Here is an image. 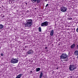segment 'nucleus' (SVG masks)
<instances>
[{
  "mask_svg": "<svg viewBox=\"0 0 78 78\" xmlns=\"http://www.w3.org/2000/svg\"><path fill=\"white\" fill-rule=\"evenodd\" d=\"M33 53H34V51L32 50H30L27 52V54H28V55H31V54H33Z\"/></svg>",
  "mask_w": 78,
  "mask_h": 78,
  "instance_id": "nucleus-7",
  "label": "nucleus"
},
{
  "mask_svg": "<svg viewBox=\"0 0 78 78\" xmlns=\"http://www.w3.org/2000/svg\"><path fill=\"white\" fill-rule=\"evenodd\" d=\"M22 75V74H19L18 76H17L16 78H20V77H21V76Z\"/></svg>",
  "mask_w": 78,
  "mask_h": 78,
  "instance_id": "nucleus-12",
  "label": "nucleus"
},
{
  "mask_svg": "<svg viewBox=\"0 0 78 78\" xmlns=\"http://www.w3.org/2000/svg\"><path fill=\"white\" fill-rule=\"evenodd\" d=\"M68 20H72V17H68Z\"/></svg>",
  "mask_w": 78,
  "mask_h": 78,
  "instance_id": "nucleus-18",
  "label": "nucleus"
},
{
  "mask_svg": "<svg viewBox=\"0 0 78 78\" xmlns=\"http://www.w3.org/2000/svg\"><path fill=\"white\" fill-rule=\"evenodd\" d=\"M54 34V32H53V30H51V32L50 33V35L51 36H53Z\"/></svg>",
  "mask_w": 78,
  "mask_h": 78,
  "instance_id": "nucleus-8",
  "label": "nucleus"
},
{
  "mask_svg": "<svg viewBox=\"0 0 78 78\" xmlns=\"http://www.w3.org/2000/svg\"><path fill=\"white\" fill-rule=\"evenodd\" d=\"M67 10V8H66V7L62 6L61 8V11L64 12L65 11H66Z\"/></svg>",
  "mask_w": 78,
  "mask_h": 78,
  "instance_id": "nucleus-6",
  "label": "nucleus"
},
{
  "mask_svg": "<svg viewBox=\"0 0 78 78\" xmlns=\"http://www.w3.org/2000/svg\"><path fill=\"white\" fill-rule=\"evenodd\" d=\"M30 73H32V71H30Z\"/></svg>",
  "mask_w": 78,
  "mask_h": 78,
  "instance_id": "nucleus-26",
  "label": "nucleus"
},
{
  "mask_svg": "<svg viewBox=\"0 0 78 78\" xmlns=\"http://www.w3.org/2000/svg\"><path fill=\"white\" fill-rule=\"evenodd\" d=\"M48 6V4H47L45 6V7H47Z\"/></svg>",
  "mask_w": 78,
  "mask_h": 78,
  "instance_id": "nucleus-22",
  "label": "nucleus"
},
{
  "mask_svg": "<svg viewBox=\"0 0 78 78\" xmlns=\"http://www.w3.org/2000/svg\"><path fill=\"white\" fill-rule=\"evenodd\" d=\"M27 47V46H25V48H26Z\"/></svg>",
  "mask_w": 78,
  "mask_h": 78,
  "instance_id": "nucleus-31",
  "label": "nucleus"
},
{
  "mask_svg": "<svg viewBox=\"0 0 78 78\" xmlns=\"http://www.w3.org/2000/svg\"><path fill=\"white\" fill-rule=\"evenodd\" d=\"M41 2V0H37V3H39L40 2Z\"/></svg>",
  "mask_w": 78,
  "mask_h": 78,
  "instance_id": "nucleus-17",
  "label": "nucleus"
},
{
  "mask_svg": "<svg viewBox=\"0 0 78 78\" xmlns=\"http://www.w3.org/2000/svg\"><path fill=\"white\" fill-rule=\"evenodd\" d=\"M48 25V22L47 21L42 23L41 24V27H47Z\"/></svg>",
  "mask_w": 78,
  "mask_h": 78,
  "instance_id": "nucleus-4",
  "label": "nucleus"
},
{
  "mask_svg": "<svg viewBox=\"0 0 78 78\" xmlns=\"http://www.w3.org/2000/svg\"><path fill=\"white\" fill-rule=\"evenodd\" d=\"M76 31L77 33H78V27H77L76 29Z\"/></svg>",
  "mask_w": 78,
  "mask_h": 78,
  "instance_id": "nucleus-20",
  "label": "nucleus"
},
{
  "mask_svg": "<svg viewBox=\"0 0 78 78\" xmlns=\"http://www.w3.org/2000/svg\"><path fill=\"white\" fill-rule=\"evenodd\" d=\"M45 0V1H46L47 2V0Z\"/></svg>",
  "mask_w": 78,
  "mask_h": 78,
  "instance_id": "nucleus-28",
  "label": "nucleus"
},
{
  "mask_svg": "<svg viewBox=\"0 0 78 78\" xmlns=\"http://www.w3.org/2000/svg\"><path fill=\"white\" fill-rule=\"evenodd\" d=\"M56 69L58 70V67H57Z\"/></svg>",
  "mask_w": 78,
  "mask_h": 78,
  "instance_id": "nucleus-24",
  "label": "nucleus"
},
{
  "mask_svg": "<svg viewBox=\"0 0 78 78\" xmlns=\"http://www.w3.org/2000/svg\"><path fill=\"white\" fill-rule=\"evenodd\" d=\"M25 4L26 5V6H27V5H28V3H27V2H25Z\"/></svg>",
  "mask_w": 78,
  "mask_h": 78,
  "instance_id": "nucleus-21",
  "label": "nucleus"
},
{
  "mask_svg": "<svg viewBox=\"0 0 78 78\" xmlns=\"http://www.w3.org/2000/svg\"><path fill=\"white\" fill-rule=\"evenodd\" d=\"M67 57V55L66 53H62L60 56V59H64V61H67L68 58Z\"/></svg>",
  "mask_w": 78,
  "mask_h": 78,
  "instance_id": "nucleus-2",
  "label": "nucleus"
},
{
  "mask_svg": "<svg viewBox=\"0 0 78 78\" xmlns=\"http://www.w3.org/2000/svg\"><path fill=\"white\" fill-rule=\"evenodd\" d=\"M5 17V16L4 15L3 16V17Z\"/></svg>",
  "mask_w": 78,
  "mask_h": 78,
  "instance_id": "nucleus-29",
  "label": "nucleus"
},
{
  "mask_svg": "<svg viewBox=\"0 0 78 78\" xmlns=\"http://www.w3.org/2000/svg\"><path fill=\"white\" fill-rule=\"evenodd\" d=\"M77 48H78V44L77 45Z\"/></svg>",
  "mask_w": 78,
  "mask_h": 78,
  "instance_id": "nucleus-30",
  "label": "nucleus"
},
{
  "mask_svg": "<svg viewBox=\"0 0 78 78\" xmlns=\"http://www.w3.org/2000/svg\"><path fill=\"white\" fill-rule=\"evenodd\" d=\"M41 70V68H38L36 69V72H39Z\"/></svg>",
  "mask_w": 78,
  "mask_h": 78,
  "instance_id": "nucleus-13",
  "label": "nucleus"
},
{
  "mask_svg": "<svg viewBox=\"0 0 78 78\" xmlns=\"http://www.w3.org/2000/svg\"><path fill=\"white\" fill-rule=\"evenodd\" d=\"M69 70L70 71H73L75 69H76V67L73 64H70L69 67Z\"/></svg>",
  "mask_w": 78,
  "mask_h": 78,
  "instance_id": "nucleus-3",
  "label": "nucleus"
},
{
  "mask_svg": "<svg viewBox=\"0 0 78 78\" xmlns=\"http://www.w3.org/2000/svg\"><path fill=\"white\" fill-rule=\"evenodd\" d=\"M3 28V25H2V24H0V29H2Z\"/></svg>",
  "mask_w": 78,
  "mask_h": 78,
  "instance_id": "nucleus-15",
  "label": "nucleus"
},
{
  "mask_svg": "<svg viewBox=\"0 0 78 78\" xmlns=\"http://www.w3.org/2000/svg\"><path fill=\"white\" fill-rule=\"evenodd\" d=\"M26 23L24 24L25 27L30 28H31L33 25V20L32 19L27 20L26 21Z\"/></svg>",
  "mask_w": 78,
  "mask_h": 78,
  "instance_id": "nucleus-1",
  "label": "nucleus"
},
{
  "mask_svg": "<svg viewBox=\"0 0 78 78\" xmlns=\"http://www.w3.org/2000/svg\"><path fill=\"white\" fill-rule=\"evenodd\" d=\"M31 2H32L33 3H36V1H37V0H31Z\"/></svg>",
  "mask_w": 78,
  "mask_h": 78,
  "instance_id": "nucleus-16",
  "label": "nucleus"
},
{
  "mask_svg": "<svg viewBox=\"0 0 78 78\" xmlns=\"http://www.w3.org/2000/svg\"><path fill=\"white\" fill-rule=\"evenodd\" d=\"M42 76H43V73H42V71H41L40 75L39 78H42Z\"/></svg>",
  "mask_w": 78,
  "mask_h": 78,
  "instance_id": "nucleus-11",
  "label": "nucleus"
},
{
  "mask_svg": "<svg viewBox=\"0 0 78 78\" xmlns=\"http://www.w3.org/2000/svg\"><path fill=\"white\" fill-rule=\"evenodd\" d=\"M27 12H29V11L27 10Z\"/></svg>",
  "mask_w": 78,
  "mask_h": 78,
  "instance_id": "nucleus-27",
  "label": "nucleus"
},
{
  "mask_svg": "<svg viewBox=\"0 0 78 78\" xmlns=\"http://www.w3.org/2000/svg\"><path fill=\"white\" fill-rule=\"evenodd\" d=\"M71 78H72V76H71Z\"/></svg>",
  "mask_w": 78,
  "mask_h": 78,
  "instance_id": "nucleus-32",
  "label": "nucleus"
},
{
  "mask_svg": "<svg viewBox=\"0 0 78 78\" xmlns=\"http://www.w3.org/2000/svg\"><path fill=\"white\" fill-rule=\"evenodd\" d=\"M38 31H39V32H41L42 31L41 27H39L38 28Z\"/></svg>",
  "mask_w": 78,
  "mask_h": 78,
  "instance_id": "nucleus-14",
  "label": "nucleus"
},
{
  "mask_svg": "<svg viewBox=\"0 0 78 78\" xmlns=\"http://www.w3.org/2000/svg\"><path fill=\"white\" fill-rule=\"evenodd\" d=\"M77 58L78 59V55L77 56Z\"/></svg>",
  "mask_w": 78,
  "mask_h": 78,
  "instance_id": "nucleus-25",
  "label": "nucleus"
},
{
  "mask_svg": "<svg viewBox=\"0 0 78 78\" xmlns=\"http://www.w3.org/2000/svg\"><path fill=\"white\" fill-rule=\"evenodd\" d=\"M1 56H3V53H2L1 54Z\"/></svg>",
  "mask_w": 78,
  "mask_h": 78,
  "instance_id": "nucleus-19",
  "label": "nucleus"
},
{
  "mask_svg": "<svg viewBox=\"0 0 78 78\" xmlns=\"http://www.w3.org/2000/svg\"><path fill=\"white\" fill-rule=\"evenodd\" d=\"M74 55L76 56H77L78 55V51L76 50L74 52Z\"/></svg>",
  "mask_w": 78,
  "mask_h": 78,
  "instance_id": "nucleus-10",
  "label": "nucleus"
},
{
  "mask_svg": "<svg viewBox=\"0 0 78 78\" xmlns=\"http://www.w3.org/2000/svg\"><path fill=\"white\" fill-rule=\"evenodd\" d=\"M19 61V60L17 59V58H13L11 60V62L12 64H16Z\"/></svg>",
  "mask_w": 78,
  "mask_h": 78,
  "instance_id": "nucleus-5",
  "label": "nucleus"
},
{
  "mask_svg": "<svg viewBox=\"0 0 78 78\" xmlns=\"http://www.w3.org/2000/svg\"><path fill=\"white\" fill-rule=\"evenodd\" d=\"M45 49H47L48 48L47 47H46L45 48Z\"/></svg>",
  "mask_w": 78,
  "mask_h": 78,
  "instance_id": "nucleus-23",
  "label": "nucleus"
},
{
  "mask_svg": "<svg viewBox=\"0 0 78 78\" xmlns=\"http://www.w3.org/2000/svg\"><path fill=\"white\" fill-rule=\"evenodd\" d=\"M74 47H75V44L73 43L72 45H71V48L72 49H73Z\"/></svg>",
  "mask_w": 78,
  "mask_h": 78,
  "instance_id": "nucleus-9",
  "label": "nucleus"
}]
</instances>
